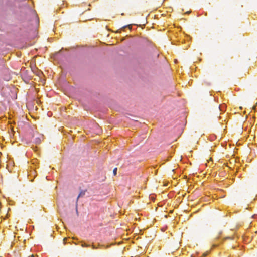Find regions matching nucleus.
Listing matches in <instances>:
<instances>
[{
  "label": "nucleus",
  "mask_w": 257,
  "mask_h": 257,
  "mask_svg": "<svg viewBox=\"0 0 257 257\" xmlns=\"http://www.w3.org/2000/svg\"><path fill=\"white\" fill-rule=\"evenodd\" d=\"M40 142V140L39 138H37V140H36V143H39Z\"/></svg>",
  "instance_id": "nucleus-4"
},
{
  "label": "nucleus",
  "mask_w": 257,
  "mask_h": 257,
  "mask_svg": "<svg viewBox=\"0 0 257 257\" xmlns=\"http://www.w3.org/2000/svg\"><path fill=\"white\" fill-rule=\"evenodd\" d=\"M81 246L83 247H89L90 245L87 244H85V243H82L81 244Z\"/></svg>",
  "instance_id": "nucleus-2"
},
{
  "label": "nucleus",
  "mask_w": 257,
  "mask_h": 257,
  "mask_svg": "<svg viewBox=\"0 0 257 257\" xmlns=\"http://www.w3.org/2000/svg\"><path fill=\"white\" fill-rule=\"evenodd\" d=\"M117 168H115L113 170V173L114 175H116L117 173Z\"/></svg>",
  "instance_id": "nucleus-3"
},
{
  "label": "nucleus",
  "mask_w": 257,
  "mask_h": 257,
  "mask_svg": "<svg viewBox=\"0 0 257 257\" xmlns=\"http://www.w3.org/2000/svg\"><path fill=\"white\" fill-rule=\"evenodd\" d=\"M84 195H85V192H84V191H81V192L79 193V194L78 196L77 197V200H78V199H79V198L80 197L82 196H84Z\"/></svg>",
  "instance_id": "nucleus-1"
},
{
  "label": "nucleus",
  "mask_w": 257,
  "mask_h": 257,
  "mask_svg": "<svg viewBox=\"0 0 257 257\" xmlns=\"http://www.w3.org/2000/svg\"><path fill=\"white\" fill-rule=\"evenodd\" d=\"M130 27V25L125 26H123L122 28H126V27Z\"/></svg>",
  "instance_id": "nucleus-6"
},
{
  "label": "nucleus",
  "mask_w": 257,
  "mask_h": 257,
  "mask_svg": "<svg viewBox=\"0 0 257 257\" xmlns=\"http://www.w3.org/2000/svg\"><path fill=\"white\" fill-rule=\"evenodd\" d=\"M31 257H34L33 255H32Z\"/></svg>",
  "instance_id": "nucleus-7"
},
{
  "label": "nucleus",
  "mask_w": 257,
  "mask_h": 257,
  "mask_svg": "<svg viewBox=\"0 0 257 257\" xmlns=\"http://www.w3.org/2000/svg\"><path fill=\"white\" fill-rule=\"evenodd\" d=\"M92 246V248L93 249H97V248L95 245H93V244L92 245V246Z\"/></svg>",
  "instance_id": "nucleus-5"
}]
</instances>
